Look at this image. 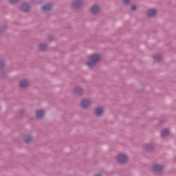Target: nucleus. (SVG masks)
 <instances>
[{
    "mask_svg": "<svg viewBox=\"0 0 176 176\" xmlns=\"http://www.w3.org/2000/svg\"><path fill=\"white\" fill-rule=\"evenodd\" d=\"M100 60V55L98 54H92L89 56V61L87 63V65L89 68H93L95 67L96 64Z\"/></svg>",
    "mask_w": 176,
    "mask_h": 176,
    "instance_id": "nucleus-1",
    "label": "nucleus"
},
{
    "mask_svg": "<svg viewBox=\"0 0 176 176\" xmlns=\"http://www.w3.org/2000/svg\"><path fill=\"white\" fill-rule=\"evenodd\" d=\"M118 161L119 163H126L127 162V156L124 154H120L118 156Z\"/></svg>",
    "mask_w": 176,
    "mask_h": 176,
    "instance_id": "nucleus-2",
    "label": "nucleus"
},
{
    "mask_svg": "<svg viewBox=\"0 0 176 176\" xmlns=\"http://www.w3.org/2000/svg\"><path fill=\"white\" fill-rule=\"evenodd\" d=\"M89 105H90V101H89L87 100H82L81 107H82V108H87V107H89Z\"/></svg>",
    "mask_w": 176,
    "mask_h": 176,
    "instance_id": "nucleus-3",
    "label": "nucleus"
},
{
    "mask_svg": "<svg viewBox=\"0 0 176 176\" xmlns=\"http://www.w3.org/2000/svg\"><path fill=\"white\" fill-rule=\"evenodd\" d=\"M153 171L159 173L160 171H162V170H163V167H162L160 165H154L153 166Z\"/></svg>",
    "mask_w": 176,
    "mask_h": 176,
    "instance_id": "nucleus-4",
    "label": "nucleus"
},
{
    "mask_svg": "<svg viewBox=\"0 0 176 176\" xmlns=\"http://www.w3.org/2000/svg\"><path fill=\"white\" fill-rule=\"evenodd\" d=\"M155 14H156V10H149L147 12V16H148L149 17H153V16H155Z\"/></svg>",
    "mask_w": 176,
    "mask_h": 176,
    "instance_id": "nucleus-5",
    "label": "nucleus"
},
{
    "mask_svg": "<svg viewBox=\"0 0 176 176\" xmlns=\"http://www.w3.org/2000/svg\"><path fill=\"white\" fill-rule=\"evenodd\" d=\"M50 9H52V6L50 4H47L42 7V10L43 12H47L48 10H50Z\"/></svg>",
    "mask_w": 176,
    "mask_h": 176,
    "instance_id": "nucleus-6",
    "label": "nucleus"
},
{
    "mask_svg": "<svg viewBox=\"0 0 176 176\" xmlns=\"http://www.w3.org/2000/svg\"><path fill=\"white\" fill-rule=\"evenodd\" d=\"M45 115V112L42 110H38L36 112V118H41Z\"/></svg>",
    "mask_w": 176,
    "mask_h": 176,
    "instance_id": "nucleus-7",
    "label": "nucleus"
},
{
    "mask_svg": "<svg viewBox=\"0 0 176 176\" xmlns=\"http://www.w3.org/2000/svg\"><path fill=\"white\" fill-rule=\"evenodd\" d=\"M21 9L23 12H28L30 10V6L27 4H23L21 6Z\"/></svg>",
    "mask_w": 176,
    "mask_h": 176,
    "instance_id": "nucleus-8",
    "label": "nucleus"
},
{
    "mask_svg": "<svg viewBox=\"0 0 176 176\" xmlns=\"http://www.w3.org/2000/svg\"><path fill=\"white\" fill-rule=\"evenodd\" d=\"M170 134V131L168 129H164L161 132L162 137H167Z\"/></svg>",
    "mask_w": 176,
    "mask_h": 176,
    "instance_id": "nucleus-9",
    "label": "nucleus"
},
{
    "mask_svg": "<svg viewBox=\"0 0 176 176\" xmlns=\"http://www.w3.org/2000/svg\"><path fill=\"white\" fill-rule=\"evenodd\" d=\"M100 10V8L97 6H94L91 8V11L92 13H98V12Z\"/></svg>",
    "mask_w": 176,
    "mask_h": 176,
    "instance_id": "nucleus-10",
    "label": "nucleus"
},
{
    "mask_svg": "<svg viewBox=\"0 0 176 176\" xmlns=\"http://www.w3.org/2000/svg\"><path fill=\"white\" fill-rule=\"evenodd\" d=\"M24 141L26 144H28V142H31L32 141V137H31V135H25Z\"/></svg>",
    "mask_w": 176,
    "mask_h": 176,
    "instance_id": "nucleus-11",
    "label": "nucleus"
},
{
    "mask_svg": "<svg viewBox=\"0 0 176 176\" xmlns=\"http://www.w3.org/2000/svg\"><path fill=\"white\" fill-rule=\"evenodd\" d=\"M82 6V2L80 1H76L73 3V8H80Z\"/></svg>",
    "mask_w": 176,
    "mask_h": 176,
    "instance_id": "nucleus-12",
    "label": "nucleus"
},
{
    "mask_svg": "<svg viewBox=\"0 0 176 176\" xmlns=\"http://www.w3.org/2000/svg\"><path fill=\"white\" fill-rule=\"evenodd\" d=\"M20 86L21 87H27V86H28V81H27V80L21 81Z\"/></svg>",
    "mask_w": 176,
    "mask_h": 176,
    "instance_id": "nucleus-13",
    "label": "nucleus"
},
{
    "mask_svg": "<svg viewBox=\"0 0 176 176\" xmlns=\"http://www.w3.org/2000/svg\"><path fill=\"white\" fill-rule=\"evenodd\" d=\"M104 112V110L102 108H98L96 109V113L98 116H100V115H102Z\"/></svg>",
    "mask_w": 176,
    "mask_h": 176,
    "instance_id": "nucleus-14",
    "label": "nucleus"
},
{
    "mask_svg": "<svg viewBox=\"0 0 176 176\" xmlns=\"http://www.w3.org/2000/svg\"><path fill=\"white\" fill-rule=\"evenodd\" d=\"M38 49L41 52H43L45 50H46V49H47V46H46V45H45V44H41L39 45Z\"/></svg>",
    "mask_w": 176,
    "mask_h": 176,
    "instance_id": "nucleus-15",
    "label": "nucleus"
},
{
    "mask_svg": "<svg viewBox=\"0 0 176 176\" xmlns=\"http://www.w3.org/2000/svg\"><path fill=\"white\" fill-rule=\"evenodd\" d=\"M75 93H76V94H82V89L80 88H77L75 89Z\"/></svg>",
    "mask_w": 176,
    "mask_h": 176,
    "instance_id": "nucleus-16",
    "label": "nucleus"
},
{
    "mask_svg": "<svg viewBox=\"0 0 176 176\" xmlns=\"http://www.w3.org/2000/svg\"><path fill=\"white\" fill-rule=\"evenodd\" d=\"M131 0H124L123 2L125 3V5H127V3H130Z\"/></svg>",
    "mask_w": 176,
    "mask_h": 176,
    "instance_id": "nucleus-17",
    "label": "nucleus"
},
{
    "mask_svg": "<svg viewBox=\"0 0 176 176\" xmlns=\"http://www.w3.org/2000/svg\"><path fill=\"white\" fill-rule=\"evenodd\" d=\"M3 65H5V62L0 60V67H3Z\"/></svg>",
    "mask_w": 176,
    "mask_h": 176,
    "instance_id": "nucleus-18",
    "label": "nucleus"
},
{
    "mask_svg": "<svg viewBox=\"0 0 176 176\" xmlns=\"http://www.w3.org/2000/svg\"><path fill=\"white\" fill-rule=\"evenodd\" d=\"M17 1H19V0H9V1H10L11 3H14L17 2Z\"/></svg>",
    "mask_w": 176,
    "mask_h": 176,
    "instance_id": "nucleus-19",
    "label": "nucleus"
},
{
    "mask_svg": "<svg viewBox=\"0 0 176 176\" xmlns=\"http://www.w3.org/2000/svg\"><path fill=\"white\" fill-rule=\"evenodd\" d=\"M135 9H137V6H133L131 7V10H135Z\"/></svg>",
    "mask_w": 176,
    "mask_h": 176,
    "instance_id": "nucleus-20",
    "label": "nucleus"
},
{
    "mask_svg": "<svg viewBox=\"0 0 176 176\" xmlns=\"http://www.w3.org/2000/svg\"><path fill=\"white\" fill-rule=\"evenodd\" d=\"M155 58L157 61H159L160 60V56H155Z\"/></svg>",
    "mask_w": 176,
    "mask_h": 176,
    "instance_id": "nucleus-21",
    "label": "nucleus"
},
{
    "mask_svg": "<svg viewBox=\"0 0 176 176\" xmlns=\"http://www.w3.org/2000/svg\"><path fill=\"white\" fill-rule=\"evenodd\" d=\"M94 176H101L100 174H97V175H95Z\"/></svg>",
    "mask_w": 176,
    "mask_h": 176,
    "instance_id": "nucleus-22",
    "label": "nucleus"
}]
</instances>
